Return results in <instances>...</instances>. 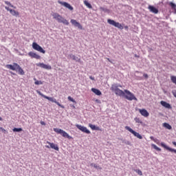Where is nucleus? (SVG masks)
Returning <instances> with one entry per match:
<instances>
[{"label": "nucleus", "mask_w": 176, "mask_h": 176, "mask_svg": "<svg viewBox=\"0 0 176 176\" xmlns=\"http://www.w3.org/2000/svg\"><path fill=\"white\" fill-rule=\"evenodd\" d=\"M54 131L55 133H57V134H60V135L63 136L64 138H68V140H72V138L71 135H69L67 132H65L64 130L58 128H54Z\"/></svg>", "instance_id": "3"}, {"label": "nucleus", "mask_w": 176, "mask_h": 176, "mask_svg": "<svg viewBox=\"0 0 176 176\" xmlns=\"http://www.w3.org/2000/svg\"><path fill=\"white\" fill-rule=\"evenodd\" d=\"M67 58L68 60H74L76 63H80V58H78L72 54L67 55Z\"/></svg>", "instance_id": "11"}, {"label": "nucleus", "mask_w": 176, "mask_h": 176, "mask_svg": "<svg viewBox=\"0 0 176 176\" xmlns=\"http://www.w3.org/2000/svg\"><path fill=\"white\" fill-rule=\"evenodd\" d=\"M4 2L6 5H8V6H10V8H13V5H12V3L10 1H5Z\"/></svg>", "instance_id": "34"}, {"label": "nucleus", "mask_w": 176, "mask_h": 176, "mask_svg": "<svg viewBox=\"0 0 176 176\" xmlns=\"http://www.w3.org/2000/svg\"><path fill=\"white\" fill-rule=\"evenodd\" d=\"M122 143L125 144L126 145H131V142H130V141L126 140H122Z\"/></svg>", "instance_id": "32"}, {"label": "nucleus", "mask_w": 176, "mask_h": 176, "mask_svg": "<svg viewBox=\"0 0 176 176\" xmlns=\"http://www.w3.org/2000/svg\"><path fill=\"white\" fill-rule=\"evenodd\" d=\"M163 126L165 127V129H167L168 130H171V129H173V126H171V125H170V124L167 122H164L163 124Z\"/></svg>", "instance_id": "24"}, {"label": "nucleus", "mask_w": 176, "mask_h": 176, "mask_svg": "<svg viewBox=\"0 0 176 176\" xmlns=\"http://www.w3.org/2000/svg\"><path fill=\"white\" fill-rule=\"evenodd\" d=\"M11 74H12V75H15V74H14V73H13V72H11Z\"/></svg>", "instance_id": "50"}, {"label": "nucleus", "mask_w": 176, "mask_h": 176, "mask_svg": "<svg viewBox=\"0 0 176 176\" xmlns=\"http://www.w3.org/2000/svg\"><path fill=\"white\" fill-rule=\"evenodd\" d=\"M139 111L140 113H141L142 116H144V118H148V116H149V113L145 109H140Z\"/></svg>", "instance_id": "21"}, {"label": "nucleus", "mask_w": 176, "mask_h": 176, "mask_svg": "<svg viewBox=\"0 0 176 176\" xmlns=\"http://www.w3.org/2000/svg\"><path fill=\"white\" fill-rule=\"evenodd\" d=\"M160 104L161 105H162V107H164V108H167V109H171V108H173L171 107V104H170L169 103H167V102L162 100L160 102Z\"/></svg>", "instance_id": "20"}, {"label": "nucleus", "mask_w": 176, "mask_h": 176, "mask_svg": "<svg viewBox=\"0 0 176 176\" xmlns=\"http://www.w3.org/2000/svg\"><path fill=\"white\" fill-rule=\"evenodd\" d=\"M89 127H90L91 130H96L97 131H101V129H100V126H96L93 124H89Z\"/></svg>", "instance_id": "22"}, {"label": "nucleus", "mask_w": 176, "mask_h": 176, "mask_svg": "<svg viewBox=\"0 0 176 176\" xmlns=\"http://www.w3.org/2000/svg\"><path fill=\"white\" fill-rule=\"evenodd\" d=\"M91 91L93 93H94V94H96V96H101L102 94V93H101V91H100L98 89L96 88H91Z\"/></svg>", "instance_id": "23"}, {"label": "nucleus", "mask_w": 176, "mask_h": 176, "mask_svg": "<svg viewBox=\"0 0 176 176\" xmlns=\"http://www.w3.org/2000/svg\"><path fill=\"white\" fill-rule=\"evenodd\" d=\"M47 144H49V145L45 146L46 148H52V149H54L55 151H58V146H57V144H55L54 143H51L50 142H47Z\"/></svg>", "instance_id": "16"}, {"label": "nucleus", "mask_w": 176, "mask_h": 176, "mask_svg": "<svg viewBox=\"0 0 176 176\" xmlns=\"http://www.w3.org/2000/svg\"><path fill=\"white\" fill-rule=\"evenodd\" d=\"M40 123H41V126H46V123L45 122H43V121H41Z\"/></svg>", "instance_id": "42"}, {"label": "nucleus", "mask_w": 176, "mask_h": 176, "mask_svg": "<svg viewBox=\"0 0 176 176\" xmlns=\"http://www.w3.org/2000/svg\"><path fill=\"white\" fill-rule=\"evenodd\" d=\"M154 142H155L156 144H157V145H160V140H157V139H155Z\"/></svg>", "instance_id": "39"}, {"label": "nucleus", "mask_w": 176, "mask_h": 176, "mask_svg": "<svg viewBox=\"0 0 176 176\" xmlns=\"http://www.w3.org/2000/svg\"><path fill=\"white\" fill-rule=\"evenodd\" d=\"M34 80H35L34 85H43V82L41 80H36V78H34Z\"/></svg>", "instance_id": "30"}, {"label": "nucleus", "mask_w": 176, "mask_h": 176, "mask_svg": "<svg viewBox=\"0 0 176 176\" xmlns=\"http://www.w3.org/2000/svg\"><path fill=\"white\" fill-rule=\"evenodd\" d=\"M89 79H91V80H95V78H94V77H93V76H89Z\"/></svg>", "instance_id": "45"}, {"label": "nucleus", "mask_w": 176, "mask_h": 176, "mask_svg": "<svg viewBox=\"0 0 176 176\" xmlns=\"http://www.w3.org/2000/svg\"><path fill=\"white\" fill-rule=\"evenodd\" d=\"M0 120H1V121H2V120H3V119H2V118H1V117H0Z\"/></svg>", "instance_id": "49"}, {"label": "nucleus", "mask_w": 176, "mask_h": 176, "mask_svg": "<svg viewBox=\"0 0 176 176\" xmlns=\"http://www.w3.org/2000/svg\"><path fill=\"white\" fill-rule=\"evenodd\" d=\"M120 97H124L126 100H128V101H138V99L134 96V94L131 93L130 91L125 89L123 91V95H121Z\"/></svg>", "instance_id": "1"}, {"label": "nucleus", "mask_w": 176, "mask_h": 176, "mask_svg": "<svg viewBox=\"0 0 176 176\" xmlns=\"http://www.w3.org/2000/svg\"><path fill=\"white\" fill-rule=\"evenodd\" d=\"M17 71H18L19 75H24V74H25L24 70H23V68H21V67H20V65L19 66Z\"/></svg>", "instance_id": "25"}, {"label": "nucleus", "mask_w": 176, "mask_h": 176, "mask_svg": "<svg viewBox=\"0 0 176 176\" xmlns=\"http://www.w3.org/2000/svg\"><path fill=\"white\" fill-rule=\"evenodd\" d=\"M172 94H173V96L176 98V90L172 91Z\"/></svg>", "instance_id": "41"}, {"label": "nucleus", "mask_w": 176, "mask_h": 176, "mask_svg": "<svg viewBox=\"0 0 176 176\" xmlns=\"http://www.w3.org/2000/svg\"><path fill=\"white\" fill-rule=\"evenodd\" d=\"M170 6L172 8V9H173L175 10V13H176V5L175 3L170 2L169 3Z\"/></svg>", "instance_id": "28"}, {"label": "nucleus", "mask_w": 176, "mask_h": 176, "mask_svg": "<svg viewBox=\"0 0 176 176\" xmlns=\"http://www.w3.org/2000/svg\"><path fill=\"white\" fill-rule=\"evenodd\" d=\"M107 23L110 24V25H113V27H116V28H119V30H123V25L122 23L115 21L112 19H108Z\"/></svg>", "instance_id": "5"}, {"label": "nucleus", "mask_w": 176, "mask_h": 176, "mask_svg": "<svg viewBox=\"0 0 176 176\" xmlns=\"http://www.w3.org/2000/svg\"><path fill=\"white\" fill-rule=\"evenodd\" d=\"M32 48L34 50H37V52H40V53H43V54H45V53H46V51H45V50H43V48H42V47H41V45H39L36 43H32Z\"/></svg>", "instance_id": "7"}, {"label": "nucleus", "mask_w": 176, "mask_h": 176, "mask_svg": "<svg viewBox=\"0 0 176 176\" xmlns=\"http://www.w3.org/2000/svg\"><path fill=\"white\" fill-rule=\"evenodd\" d=\"M143 76H144L146 79H148V74H144Z\"/></svg>", "instance_id": "44"}, {"label": "nucleus", "mask_w": 176, "mask_h": 176, "mask_svg": "<svg viewBox=\"0 0 176 176\" xmlns=\"http://www.w3.org/2000/svg\"><path fill=\"white\" fill-rule=\"evenodd\" d=\"M100 10H102V12H109V10H108L107 8H105L104 7H100Z\"/></svg>", "instance_id": "35"}, {"label": "nucleus", "mask_w": 176, "mask_h": 176, "mask_svg": "<svg viewBox=\"0 0 176 176\" xmlns=\"http://www.w3.org/2000/svg\"><path fill=\"white\" fill-rule=\"evenodd\" d=\"M70 23H72V24L74 25V27H78L79 30H82V25H80L79 22L76 21V20L71 19Z\"/></svg>", "instance_id": "17"}, {"label": "nucleus", "mask_w": 176, "mask_h": 176, "mask_svg": "<svg viewBox=\"0 0 176 176\" xmlns=\"http://www.w3.org/2000/svg\"><path fill=\"white\" fill-rule=\"evenodd\" d=\"M110 89L111 91H114L116 96H119L120 97L124 94L123 91L118 87V84H113Z\"/></svg>", "instance_id": "4"}, {"label": "nucleus", "mask_w": 176, "mask_h": 176, "mask_svg": "<svg viewBox=\"0 0 176 176\" xmlns=\"http://www.w3.org/2000/svg\"><path fill=\"white\" fill-rule=\"evenodd\" d=\"M152 146L154 149H155V151H157L158 152H160V151H162V149L159 147H157V146H156V144H152Z\"/></svg>", "instance_id": "31"}, {"label": "nucleus", "mask_w": 176, "mask_h": 176, "mask_svg": "<svg viewBox=\"0 0 176 176\" xmlns=\"http://www.w3.org/2000/svg\"><path fill=\"white\" fill-rule=\"evenodd\" d=\"M150 139L152 140V141H154L156 140V138H155L153 136H151L150 137Z\"/></svg>", "instance_id": "43"}, {"label": "nucleus", "mask_w": 176, "mask_h": 176, "mask_svg": "<svg viewBox=\"0 0 176 176\" xmlns=\"http://www.w3.org/2000/svg\"><path fill=\"white\" fill-rule=\"evenodd\" d=\"M52 16L54 19H55V20H56L58 21V23H62L63 24H65V25H69V22H68V21L67 19L62 17L61 15H60L57 12L53 13Z\"/></svg>", "instance_id": "2"}, {"label": "nucleus", "mask_w": 176, "mask_h": 176, "mask_svg": "<svg viewBox=\"0 0 176 176\" xmlns=\"http://www.w3.org/2000/svg\"><path fill=\"white\" fill-rule=\"evenodd\" d=\"M28 56H30V57H32V58H36V60H41V56L38 55L36 53H34L33 52H30L28 53Z\"/></svg>", "instance_id": "18"}, {"label": "nucleus", "mask_w": 176, "mask_h": 176, "mask_svg": "<svg viewBox=\"0 0 176 176\" xmlns=\"http://www.w3.org/2000/svg\"><path fill=\"white\" fill-rule=\"evenodd\" d=\"M160 145H161V146H162V148H164V149H166V151H169V152L176 153V150L175 149L171 148L170 147H168L167 145H166V144H164V142H161Z\"/></svg>", "instance_id": "15"}, {"label": "nucleus", "mask_w": 176, "mask_h": 176, "mask_svg": "<svg viewBox=\"0 0 176 176\" xmlns=\"http://www.w3.org/2000/svg\"><path fill=\"white\" fill-rule=\"evenodd\" d=\"M76 127H77L78 130H80V131H82V133H85L86 134H90V131H89V129H87L86 126L80 124H76Z\"/></svg>", "instance_id": "10"}, {"label": "nucleus", "mask_w": 176, "mask_h": 176, "mask_svg": "<svg viewBox=\"0 0 176 176\" xmlns=\"http://www.w3.org/2000/svg\"><path fill=\"white\" fill-rule=\"evenodd\" d=\"M148 9L151 12V13H154L155 14H157V13H159V10H157L155 6H149Z\"/></svg>", "instance_id": "19"}, {"label": "nucleus", "mask_w": 176, "mask_h": 176, "mask_svg": "<svg viewBox=\"0 0 176 176\" xmlns=\"http://www.w3.org/2000/svg\"><path fill=\"white\" fill-rule=\"evenodd\" d=\"M38 94H39V96H41V97H43V98H47V96H46V95H44L43 94L41 93L40 91H37Z\"/></svg>", "instance_id": "33"}, {"label": "nucleus", "mask_w": 176, "mask_h": 176, "mask_svg": "<svg viewBox=\"0 0 176 176\" xmlns=\"http://www.w3.org/2000/svg\"><path fill=\"white\" fill-rule=\"evenodd\" d=\"M96 102H98V100H96Z\"/></svg>", "instance_id": "51"}, {"label": "nucleus", "mask_w": 176, "mask_h": 176, "mask_svg": "<svg viewBox=\"0 0 176 176\" xmlns=\"http://www.w3.org/2000/svg\"><path fill=\"white\" fill-rule=\"evenodd\" d=\"M46 100H48L49 101H51V102H54L58 105V107H60V108H64V105L60 104V102H57V100L54 98L47 96Z\"/></svg>", "instance_id": "12"}, {"label": "nucleus", "mask_w": 176, "mask_h": 176, "mask_svg": "<svg viewBox=\"0 0 176 176\" xmlns=\"http://www.w3.org/2000/svg\"><path fill=\"white\" fill-rule=\"evenodd\" d=\"M5 9H6V10H8V12H10V14H12V16H16L17 17V16H19V12H17L14 10L10 9L8 6H6Z\"/></svg>", "instance_id": "14"}, {"label": "nucleus", "mask_w": 176, "mask_h": 176, "mask_svg": "<svg viewBox=\"0 0 176 176\" xmlns=\"http://www.w3.org/2000/svg\"><path fill=\"white\" fill-rule=\"evenodd\" d=\"M118 87H122V85H120V84H118Z\"/></svg>", "instance_id": "47"}, {"label": "nucleus", "mask_w": 176, "mask_h": 176, "mask_svg": "<svg viewBox=\"0 0 176 176\" xmlns=\"http://www.w3.org/2000/svg\"><path fill=\"white\" fill-rule=\"evenodd\" d=\"M0 130L4 133V134H6V131L5 130V129L2 128V127H0Z\"/></svg>", "instance_id": "40"}, {"label": "nucleus", "mask_w": 176, "mask_h": 176, "mask_svg": "<svg viewBox=\"0 0 176 176\" xmlns=\"http://www.w3.org/2000/svg\"><path fill=\"white\" fill-rule=\"evenodd\" d=\"M125 129L128 130L129 133H131V134H133L135 137H137V138H139V140H142V136L138 132H135V131L133 130L130 126H126Z\"/></svg>", "instance_id": "6"}, {"label": "nucleus", "mask_w": 176, "mask_h": 176, "mask_svg": "<svg viewBox=\"0 0 176 176\" xmlns=\"http://www.w3.org/2000/svg\"><path fill=\"white\" fill-rule=\"evenodd\" d=\"M12 131L16 132V133H20L21 131H23L22 128H14L12 129Z\"/></svg>", "instance_id": "29"}, {"label": "nucleus", "mask_w": 176, "mask_h": 176, "mask_svg": "<svg viewBox=\"0 0 176 176\" xmlns=\"http://www.w3.org/2000/svg\"><path fill=\"white\" fill-rule=\"evenodd\" d=\"M172 144L176 146V142H173Z\"/></svg>", "instance_id": "46"}, {"label": "nucleus", "mask_w": 176, "mask_h": 176, "mask_svg": "<svg viewBox=\"0 0 176 176\" xmlns=\"http://www.w3.org/2000/svg\"><path fill=\"white\" fill-rule=\"evenodd\" d=\"M19 65L14 63L12 65H6V67L8 68V69H11V71H17V69L19 68Z\"/></svg>", "instance_id": "9"}, {"label": "nucleus", "mask_w": 176, "mask_h": 176, "mask_svg": "<svg viewBox=\"0 0 176 176\" xmlns=\"http://www.w3.org/2000/svg\"><path fill=\"white\" fill-rule=\"evenodd\" d=\"M135 172L139 175H142V171L140 169H137Z\"/></svg>", "instance_id": "38"}, {"label": "nucleus", "mask_w": 176, "mask_h": 176, "mask_svg": "<svg viewBox=\"0 0 176 176\" xmlns=\"http://www.w3.org/2000/svg\"><path fill=\"white\" fill-rule=\"evenodd\" d=\"M134 120L136 122V123H142V122H141V120L138 118H135Z\"/></svg>", "instance_id": "37"}, {"label": "nucleus", "mask_w": 176, "mask_h": 176, "mask_svg": "<svg viewBox=\"0 0 176 176\" xmlns=\"http://www.w3.org/2000/svg\"><path fill=\"white\" fill-rule=\"evenodd\" d=\"M36 67H40V68H43L44 69H52V66L45 65L43 63H36Z\"/></svg>", "instance_id": "13"}, {"label": "nucleus", "mask_w": 176, "mask_h": 176, "mask_svg": "<svg viewBox=\"0 0 176 176\" xmlns=\"http://www.w3.org/2000/svg\"><path fill=\"white\" fill-rule=\"evenodd\" d=\"M84 4L85 5V6H87L89 9H91L93 8V6H91V4H90V3H89L87 1H84Z\"/></svg>", "instance_id": "26"}, {"label": "nucleus", "mask_w": 176, "mask_h": 176, "mask_svg": "<svg viewBox=\"0 0 176 176\" xmlns=\"http://www.w3.org/2000/svg\"><path fill=\"white\" fill-rule=\"evenodd\" d=\"M91 167H94V168H96V170H101V168L98 164H91Z\"/></svg>", "instance_id": "27"}, {"label": "nucleus", "mask_w": 176, "mask_h": 176, "mask_svg": "<svg viewBox=\"0 0 176 176\" xmlns=\"http://www.w3.org/2000/svg\"><path fill=\"white\" fill-rule=\"evenodd\" d=\"M58 3H60V5H62V6H64L65 8L68 9L69 10H71V11L74 10V7H72V6H71V4H69L67 2L61 1L58 0Z\"/></svg>", "instance_id": "8"}, {"label": "nucleus", "mask_w": 176, "mask_h": 176, "mask_svg": "<svg viewBox=\"0 0 176 176\" xmlns=\"http://www.w3.org/2000/svg\"><path fill=\"white\" fill-rule=\"evenodd\" d=\"M67 100H69V101H71L72 102H76V101H75L71 96H68Z\"/></svg>", "instance_id": "36"}, {"label": "nucleus", "mask_w": 176, "mask_h": 176, "mask_svg": "<svg viewBox=\"0 0 176 176\" xmlns=\"http://www.w3.org/2000/svg\"><path fill=\"white\" fill-rule=\"evenodd\" d=\"M12 8H13L14 9H16V6H13V7H12Z\"/></svg>", "instance_id": "48"}]
</instances>
